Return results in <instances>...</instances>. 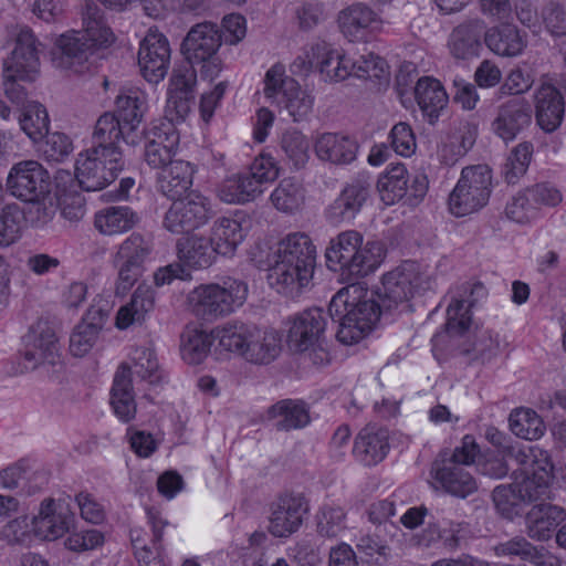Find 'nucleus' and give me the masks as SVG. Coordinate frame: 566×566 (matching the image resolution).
Segmentation results:
<instances>
[{"mask_svg":"<svg viewBox=\"0 0 566 566\" xmlns=\"http://www.w3.org/2000/svg\"><path fill=\"white\" fill-rule=\"evenodd\" d=\"M193 172L195 170L188 161L170 163L157 175V190L171 200L182 198L192 186Z\"/></svg>","mask_w":566,"mask_h":566,"instance_id":"obj_31","label":"nucleus"},{"mask_svg":"<svg viewBox=\"0 0 566 566\" xmlns=\"http://www.w3.org/2000/svg\"><path fill=\"white\" fill-rule=\"evenodd\" d=\"M41 43L32 30L22 28L15 40V46L3 61L2 77L8 80L33 81L40 69Z\"/></svg>","mask_w":566,"mask_h":566,"instance_id":"obj_14","label":"nucleus"},{"mask_svg":"<svg viewBox=\"0 0 566 566\" xmlns=\"http://www.w3.org/2000/svg\"><path fill=\"white\" fill-rule=\"evenodd\" d=\"M73 515L69 512L56 511L53 500L42 502L40 512L33 518V530L36 536L54 541L69 532Z\"/></svg>","mask_w":566,"mask_h":566,"instance_id":"obj_33","label":"nucleus"},{"mask_svg":"<svg viewBox=\"0 0 566 566\" xmlns=\"http://www.w3.org/2000/svg\"><path fill=\"white\" fill-rule=\"evenodd\" d=\"M565 107L560 92L552 84L541 85L535 93L536 123L545 133L555 132L562 124Z\"/></svg>","mask_w":566,"mask_h":566,"instance_id":"obj_27","label":"nucleus"},{"mask_svg":"<svg viewBox=\"0 0 566 566\" xmlns=\"http://www.w3.org/2000/svg\"><path fill=\"white\" fill-rule=\"evenodd\" d=\"M306 272L304 273L301 263L276 255V261L269 273V281L272 286L277 287L280 293L292 294L310 284L314 269L310 268Z\"/></svg>","mask_w":566,"mask_h":566,"instance_id":"obj_29","label":"nucleus"},{"mask_svg":"<svg viewBox=\"0 0 566 566\" xmlns=\"http://www.w3.org/2000/svg\"><path fill=\"white\" fill-rule=\"evenodd\" d=\"M57 353V339L54 329L45 321L31 326L24 336L23 368L34 370L39 365L54 363Z\"/></svg>","mask_w":566,"mask_h":566,"instance_id":"obj_21","label":"nucleus"},{"mask_svg":"<svg viewBox=\"0 0 566 566\" xmlns=\"http://www.w3.org/2000/svg\"><path fill=\"white\" fill-rule=\"evenodd\" d=\"M419 280L415 264L411 262H406L386 273L382 276L381 285L376 291L380 308L386 313L407 311L410 307L409 300L419 285Z\"/></svg>","mask_w":566,"mask_h":566,"instance_id":"obj_12","label":"nucleus"},{"mask_svg":"<svg viewBox=\"0 0 566 566\" xmlns=\"http://www.w3.org/2000/svg\"><path fill=\"white\" fill-rule=\"evenodd\" d=\"M510 429L518 438L525 440L539 439L545 431L542 418L532 409L520 408L511 412Z\"/></svg>","mask_w":566,"mask_h":566,"instance_id":"obj_51","label":"nucleus"},{"mask_svg":"<svg viewBox=\"0 0 566 566\" xmlns=\"http://www.w3.org/2000/svg\"><path fill=\"white\" fill-rule=\"evenodd\" d=\"M434 479L443 490L461 499H464L476 491L478 485L472 474L454 461H443L434 469Z\"/></svg>","mask_w":566,"mask_h":566,"instance_id":"obj_36","label":"nucleus"},{"mask_svg":"<svg viewBox=\"0 0 566 566\" xmlns=\"http://www.w3.org/2000/svg\"><path fill=\"white\" fill-rule=\"evenodd\" d=\"M270 200L280 212L292 214L304 206L305 188L295 178H284L272 191Z\"/></svg>","mask_w":566,"mask_h":566,"instance_id":"obj_49","label":"nucleus"},{"mask_svg":"<svg viewBox=\"0 0 566 566\" xmlns=\"http://www.w3.org/2000/svg\"><path fill=\"white\" fill-rule=\"evenodd\" d=\"M113 262L117 269V282L115 292L117 295H125L139 280L145 270V266L134 262L116 260V258H114Z\"/></svg>","mask_w":566,"mask_h":566,"instance_id":"obj_60","label":"nucleus"},{"mask_svg":"<svg viewBox=\"0 0 566 566\" xmlns=\"http://www.w3.org/2000/svg\"><path fill=\"white\" fill-rule=\"evenodd\" d=\"M541 14L545 28L552 35H566V6L551 1L543 7Z\"/></svg>","mask_w":566,"mask_h":566,"instance_id":"obj_61","label":"nucleus"},{"mask_svg":"<svg viewBox=\"0 0 566 566\" xmlns=\"http://www.w3.org/2000/svg\"><path fill=\"white\" fill-rule=\"evenodd\" d=\"M195 94L191 93H175L169 92L167 104H166V117L168 118L167 124L174 122H182L188 116L193 104Z\"/></svg>","mask_w":566,"mask_h":566,"instance_id":"obj_62","label":"nucleus"},{"mask_svg":"<svg viewBox=\"0 0 566 566\" xmlns=\"http://www.w3.org/2000/svg\"><path fill=\"white\" fill-rule=\"evenodd\" d=\"M358 145L347 136L335 133L321 135L315 143L319 159L336 165H346L355 160Z\"/></svg>","mask_w":566,"mask_h":566,"instance_id":"obj_37","label":"nucleus"},{"mask_svg":"<svg viewBox=\"0 0 566 566\" xmlns=\"http://www.w3.org/2000/svg\"><path fill=\"white\" fill-rule=\"evenodd\" d=\"M153 249L154 243L150 237L134 232L119 244L114 258L145 266Z\"/></svg>","mask_w":566,"mask_h":566,"instance_id":"obj_53","label":"nucleus"},{"mask_svg":"<svg viewBox=\"0 0 566 566\" xmlns=\"http://www.w3.org/2000/svg\"><path fill=\"white\" fill-rule=\"evenodd\" d=\"M313 54L322 57L317 64L319 72L329 81H343L350 75L357 77V61L332 49L326 43H318L313 49Z\"/></svg>","mask_w":566,"mask_h":566,"instance_id":"obj_34","label":"nucleus"},{"mask_svg":"<svg viewBox=\"0 0 566 566\" xmlns=\"http://www.w3.org/2000/svg\"><path fill=\"white\" fill-rule=\"evenodd\" d=\"M506 457L516 467L511 484L497 485L492 499L497 511L509 520L521 512V503L551 499L553 464L547 451L538 447L509 446Z\"/></svg>","mask_w":566,"mask_h":566,"instance_id":"obj_1","label":"nucleus"},{"mask_svg":"<svg viewBox=\"0 0 566 566\" xmlns=\"http://www.w3.org/2000/svg\"><path fill=\"white\" fill-rule=\"evenodd\" d=\"M7 187L15 198L35 202L49 192V174L35 160L20 161L11 168Z\"/></svg>","mask_w":566,"mask_h":566,"instance_id":"obj_15","label":"nucleus"},{"mask_svg":"<svg viewBox=\"0 0 566 566\" xmlns=\"http://www.w3.org/2000/svg\"><path fill=\"white\" fill-rule=\"evenodd\" d=\"M179 146V134L171 124L154 126L146 135L144 160L153 169H164L176 163L174 157Z\"/></svg>","mask_w":566,"mask_h":566,"instance_id":"obj_22","label":"nucleus"},{"mask_svg":"<svg viewBox=\"0 0 566 566\" xmlns=\"http://www.w3.org/2000/svg\"><path fill=\"white\" fill-rule=\"evenodd\" d=\"M245 282L227 277L221 283L200 284L187 295L188 310L196 317L214 322L230 315L247 301Z\"/></svg>","mask_w":566,"mask_h":566,"instance_id":"obj_6","label":"nucleus"},{"mask_svg":"<svg viewBox=\"0 0 566 566\" xmlns=\"http://www.w3.org/2000/svg\"><path fill=\"white\" fill-rule=\"evenodd\" d=\"M485 44L501 56H517L526 46V41L520 30L512 24L485 29Z\"/></svg>","mask_w":566,"mask_h":566,"instance_id":"obj_43","label":"nucleus"},{"mask_svg":"<svg viewBox=\"0 0 566 566\" xmlns=\"http://www.w3.org/2000/svg\"><path fill=\"white\" fill-rule=\"evenodd\" d=\"M471 534L469 523L443 518L441 522L428 523L417 535V542L427 548L440 543L447 552H455L467 543Z\"/></svg>","mask_w":566,"mask_h":566,"instance_id":"obj_23","label":"nucleus"},{"mask_svg":"<svg viewBox=\"0 0 566 566\" xmlns=\"http://www.w3.org/2000/svg\"><path fill=\"white\" fill-rule=\"evenodd\" d=\"M371 192L369 177L359 175L345 184L339 195L325 209L326 220L334 226L353 221L368 201Z\"/></svg>","mask_w":566,"mask_h":566,"instance_id":"obj_16","label":"nucleus"},{"mask_svg":"<svg viewBox=\"0 0 566 566\" xmlns=\"http://www.w3.org/2000/svg\"><path fill=\"white\" fill-rule=\"evenodd\" d=\"M317 532L322 536L335 537L346 528V512L337 505H324L316 515Z\"/></svg>","mask_w":566,"mask_h":566,"instance_id":"obj_57","label":"nucleus"},{"mask_svg":"<svg viewBox=\"0 0 566 566\" xmlns=\"http://www.w3.org/2000/svg\"><path fill=\"white\" fill-rule=\"evenodd\" d=\"M310 143L307 138L296 129L285 130L281 137V149L292 161L295 168L303 167L308 159Z\"/></svg>","mask_w":566,"mask_h":566,"instance_id":"obj_56","label":"nucleus"},{"mask_svg":"<svg viewBox=\"0 0 566 566\" xmlns=\"http://www.w3.org/2000/svg\"><path fill=\"white\" fill-rule=\"evenodd\" d=\"M453 338L457 354L464 357L470 364H486L500 353L499 334L488 328H475L473 334L470 328L458 335H449Z\"/></svg>","mask_w":566,"mask_h":566,"instance_id":"obj_20","label":"nucleus"},{"mask_svg":"<svg viewBox=\"0 0 566 566\" xmlns=\"http://www.w3.org/2000/svg\"><path fill=\"white\" fill-rule=\"evenodd\" d=\"M123 153L103 148H88L78 154L75 164V177L85 191H98L113 182L124 168Z\"/></svg>","mask_w":566,"mask_h":566,"instance_id":"obj_10","label":"nucleus"},{"mask_svg":"<svg viewBox=\"0 0 566 566\" xmlns=\"http://www.w3.org/2000/svg\"><path fill=\"white\" fill-rule=\"evenodd\" d=\"M113 41V32L105 24L102 10L94 3H86L83 29L69 31L56 39L53 63L60 69L82 73L93 52L107 48Z\"/></svg>","mask_w":566,"mask_h":566,"instance_id":"obj_2","label":"nucleus"},{"mask_svg":"<svg viewBox=\"0 0 566 566\" xmlns=\"http://www.w3.org/2000/svg\"><path fill=\"white\" fill-rule=\"evenodd\" d=\"M115 114L122 123L134 130L142 122L146 111V95L138 88L122 91L115 99Z\"/></svg>","mask_w":566,"mask_h":566,"instance_id":"obj_47","label":"nucleus"},{"mask_svg":"<svg viewBox=\"0 0 566 566\" xmlns=\"http://www.w3.org/2000/svg\"><path fill=\"white\" fill-rule=\"evenodd\" d=\"M221 44L222 34L218 24L205 21L189 29L181 43V52L189 63L201 65L203 77L212 80L221 71V60L217 55Z\"/></svg>","mask_w":566,"mask_h":566,"instance_id":"obj_7","label":"nucleus"},{"mask_svg":"<svg viewBox=\"0 0 566 566\" xmlns=\"http://www.w3.org/2000/svg\"><path fill=\"white\" fill-rule=\"evenodd\" d=\"M326 319L322 308L305 310L296 316L290 328V340L300 352H307L319 342L325 331Z\"/></svg>","mask_w":566,"mask_h":566,"instance_id":"obj_28","label":"nucleus"},{"mask_svg":"<svg viewBox=\"0 0 566 566\" xmlns=\"http://www.w3.org/2000/svg\"><path fill=\"white\" fill-rule=\"evenodd\" d=\"M261 193L262 188L248 172L227 178L218 189L219 199L226 203H245Z\"/></svg>","mask_w":566,"mask_h":566,"instance_id":"obj_46","label":"nucleus"},{"mask_svg":"<svg viewBox=\"0 0 566 566\" xmlns=\"http://www.w3.org/2000/svg\"><path fill=\"white\" fill-rule=\"evenodd\" d=\"M133 366L127 367L130 369V376L135 375L142 381L149 384L150 386L158 385L163 379L161 370L153 349L147 347H138L134 350Z\"/></svg>","mask_w":566,"mask_h":566,"instance_id":"obj_52","label":"nucleus"},{"mask_svg":"<svg viewBox=\"0 0 566 566\" xmlns=\"http://www.w3.org/2000/svg\"><path fill=\"white\" fill-rule=\"evenodd\" d=\"M505 213L509 219L517 223H527L538 214V208L533 199H530V190L518 192L507 202Z\"/></svg>","mask_w":566,"mask_h":566,"instance_id":"obj_58","label":"nucleus"},{"mask_svg":"<svg viewBox=\"0 0 566 566\" xmlns=\"http://www.w3.org/2000/svg\"><path fill=\"white\" fill-rule=\"evenodd\" d=\"M196 64L189 63L187 60L185 63L176 66L172 70L170 77L169 92L175 93H191L195 94V85L197 82V74L195 70Z\"/></svg>","mask_w":566,"mask_h":566,"instance_id":"obj_63","label":"nucleus"},{"mask_svg":"<svg viewBox=\"0 0 566 566\" xmlns=\"http://www.w3.org/2000/svg\"><path fill=\"white\" fill-rule=\"evenodd\" d=\"M566 520V511L551 503L534 504L525 515V531L530 538L548 541L556 527Z\"/></svg>","mask_w":566,"mask_h":566,"instance_id":"obj_25","label":"nucleus"},{"mask_svg":"<svg viewBox=\"0 0 566 566\" xmlns=\"http://www.w3.org/2000/svg\"><path fill=\"white\" fill-rule=\"evenodd\" d=\"M44 137L45 140L41 145L40 150L45 160L62 163L73 151V143L67 135L55 132Z\"/></svg>","mask_w":566,"mask_h":566,"instance_id":"obj_59","label":"nucleus"},{"mask_svg":"<svg viewBox=\"0 0 566 566\" xmlns=\"http://www.w3.org/2000/svg\"><path fill=\"white\" fill-rule=\"evenodd\" d=\"M126 129L127 127L115 113H104L96 120L91 148H98V150L103 148L105 153L111 150L122 153L118 142L126 138Z\"/></svg>","mask_w":566,"mask_h":566,"instance_id":"obj_42","label":"nucleus"},{"mask_svg":"<svg viewBox=\"0 0 566 566\" xmlns=\"http://www.w3.org/2000/svg\"><path fill=\"white\" fill-rule=\"evenodd\" d=\"M213 217L211 201L197 190L172 201L165 213L163 226L175 234H189L206 226Z\"/></svg>","mask_w":566,"mask_h":566,"instance_id":"obj_11","label":"nucleus"},{"mask_svg":"<svg viewBox=\"0 0 566 566\" xmlns=\"http://www.w3.org/2000/svg\"><path fill=\"white\" fill-rule=\"evenodd\" d=\"M328 313L334 322H338L337 339L344 345H353L363 339L386 312L378 300L373 295L368 297L363 287L352 283L333 296Z\"/></svg>","mask_w":566,"mask_h":566,"instance_id":"obj_3","label":"nucleus"},{"mask_svg":"<svg viewBox=\"0 0 566 566\" xmlns=\"http://www.w3.org/2000/svg\"><path fill=\"white\" fill-rule=\"evenodd\" d=\"M408 171L402 164L389 168L378 180V190L386 205H394L408 195Z\"/></svg>","mask_w":566,"mask_h":566,"instance_id":"obj_50","label":"nucleus"},{"mask_svg":"<svg viewBox=\"0 0 566 566\" xmlns=\"http://www.w3.org/2000/svg\"><path fill=\"white\" fill-rule=\"evenodd\" d=\"M388 451V431L377 426L363 428L355 439L353 449L356 459L367 467L381 462Z\"/></svg>","mask_w":566,"mask_h":566,"instance_id":"obj_30","label":"nucleus"},{"mask_svg":"<svg viewBox=\"0 0 566 566\" xmlns=\"http://www.w3.org/2000/svg\"><path fill=\"white\" fill-rule=\"evenodd\" d=\"M264 96L285 109L294 122H302L313 109L314 97L292 77L282 64H274L264 76Z\"/></svg>","mask_w":566,"mask_h":566,"instance_id":"obj_8","label":"nucleus"},{"mask_svg":"<svg viewBox=\"0 0 566 566\" xmlns=\"http://www.w3.org/2000/svg\"><path fill=\"white\" fill-rule=\"evenodd\" d=\"M386 256L380 241H367L356 230H346L332 238L325 250L326 265L340 271L347 281H356L376 271Z\"/></svg>","mask_w":566,"mask_h":566,"instance_id":"obj_4","label":"nucleus"},{"mask_svg":"<svg viewBox=\"0 0 566 566\" xmlns=\"http://www.w3.org/2000/svg\"><path fill=\"white\" fill-rule=\"evenodd\" d=\"M245 233L241 223L228 217L214 220L210 228V241L217 254L231 256L237 248L243 242Z\"/></svg>","mask_w":566,"mask_h":566,"instance_id":"obj_39","label":"nucleus"},{"mask_svg":"<svg viewBox=\"0 0 566 566\" xmlns=\"http://www.w3.org/2000/svg\"><path fill=\"white\" fill-rule=\"evenodd\" d=\"M24 213L17 205H7L0 211V245L14 243L22 233Z\"/></svg>","mask_w":566,"mask_h":566,"instance_id":"obj_55","label":"nucleus"},{"mask_svg":"<svg viewBox=\"0 0 566 566\" xmlns=\"http://www.w3.org/2000/svg\"><path fill=\"white\" fill-rule=\"evenodd\" d=\"M111 405L115 415L123 422H128L135 418L136 402L130 379V369L127 367V364H122L115 374L111 390Z\"/></svg>","mask_w":566,"mask_h":566,"instance_id":"obj_35","label":"nucleus"},{"mask_svg":"<svg viewBox=\"0 0 566 566\" xmlns=\"http://www.w3.org/2000/svg\"><path fill=\"white\" fill-rule=\"evenodd\" d=\"M176 248L179 261L195 270L209 268L218 255L210 239L200 234L180 238Z\"/></svg>","mask_w":566,"mask_h":566,"instance_id":"obj_32","label":"nucleus"},{"mask_svg":"<svg viewBox=\"0 0 566 566\" xmlns=\"http://www.w3.org/2000/svg\"><path fill=\"white\" fill-rule=\"evenodd\" d=\"M216 333L222 349L253 365H269L281 353V337L274 331H262L255 325L233 321Z\"/></svg>","mask_w":566,"mask_h":566,"instance_id":"obj_5","label":"nucleus"},{"mask_svg":"<svg viewBox=\"0 0 566 566\" xmlns=\"http://www.w3.org/2000/svg\"><path fill=\"white\" fill-rule=\"evenodd\" d=\"M137 222V214L126 206L107 207L96 212L94 218L96 230L104 235L126 232Z\"/></svg>","mask_w":566,"mask_h":566,"instance_id":"obj_45","label":"nucleus"},{"mask_svg":"<svg viewBox=\"0 0 566 566\" xmlns=\"http://www.w3.org/2000/svg\"><path fill=\"white\" fill-rule=\"evenodd\" d=\"M492 172L486 165L462 169L461 177L449 196V209L455 217H464L484 207L491 195Z\"/></svg>","mask_w":566,"mask_h":566,"instance_id":"obj_9","label":"nucleus"},{"mask_svg":"<svg viewBox=\"0 0 566 566\" xmlns=\"http://www.w3.org/2000/svg\"><path fill=\"white\" fill-rule=\"evenodd\" d=\"M21 129L33 142L42 139L49 134V115L46 109L39 103L29 104L19 117Z\"/></svg>","mask_w":566,"mask_h":566,"instance_id":"obj_54","label":"nucleus"},{"mask_svg":"<svg viewBox=\"0 0 566 566\" xmlns=\"http://www.w3.org/2000/svg\"><path fill=\"white\" fill-rule=\"evenodd\" d=\"M532 123V111L522 101L512 99L499 107L493 120L494 133L504 142L514 140Z\"/></svg>","mask_w":566,"mask_h":566,"instance_id":"obj_26","label":"nucleus"},{"mask_svg":"<svg viewBox=\"0 0 566 566\" xmlns=\"http://www.w3.org/2000/svg\"><path fill=\"white\" fill-rule=\"evenodd\" d=\"M340 33L350 42H367L382 27L380 14L364 2H354L337 13Z\"/></svg>","mask_w":566,"mask_h":566,"instance_id":"obj_17","label":"nucleus"},{"mask_svg":"<svg viewBox=\"0 0 566 566\" xmlns=\"http://www.w3.org/2000/svg\"><path fill=\"white\" fill-rule=\"evenodd\" d=\"M488 295L481 282H465L459 285L447 308L446 331L448 335H458L470 328L471 310Z\"/></svg>","mask_w":566,"mask_h":566,"instance_id":"obj_18","label":"nucleus"},{"mask_svg":"<svg viewBox=\"0 0 566 566\" xmlns=\"http://www.w3.org/2000/svg\"><path fill=\"white\" fill-rule=\"evenodd\" d=\"M413 91L420 109L429 123L433 124L448 104L444 87L438 80L424 76L417 81Z\"/></svg>","mask_w":566,"mask_h":566,"instance_id":"obj_38","label":"nucleus"},{"mask_svg":"<svg viewBox=\"0 0 566 566\" xmlns=\"http://www.w3.org/2000/svg\"><path fill=\"white\" fill-rule=\"evenodd\" d=\"M270 418H281L276 422L279 430L290 431L306 427L310 413L306 405L300 400L284 399L269 408Z\"/></svg>","mask_w":566,"mask_h":566,"instance_id":"obj_48","label":"nucleus"},{"mask_svg":"<svg viewBox=\"0 0 566 566\" xmlns=\"http://www.w3.org/2000/svg\"><path fill=\"white\" fill-rule=\"evenodd\" d=\"M310 511L307 499L301 493H282L269 507L268 532L276 538H287L303 525Z\"/></svg>","mask_w":566,"mask_h":566,"instance_id":"obj_13","label":"nucleus"},{"mask_svg":"<svg viewBox=\"0 0 566 566\" xmlns=\"http://www.w3.org/2000/svg\"><path fill=\"white\" fill-rule=\"evenodd\" d=\"M486 24L482 19L467 20L457 25L448 39V48L457 60H471L480 55L485 42Z\"/></svg>","mask_w":566,"mask_h":566,"instance_id":"obj_24","label":"nucleus"},{"mask_svg":"<svg viewBox=\"0 0 566 566\" xmlns=\"http://www.w3.org/2000/svg\"><path fill=\"white\" fill-rule=\"evenodd\" d=\"M214 328L211 333L187 326L181 334V356L190 365L201 364L210 354L211 346L217 337Z\"/></svg>","mask_w":566,"mask_h":566,"instance_id":"obj_41","label":"nucleus"},{"mask_svg":"<svg viewBox=\"0 0 566 566\" xmlns=\"http://www.w3.org/2000/svg\"><path fill=\"white\" fill-rule=\"evenodd\" d=\"M155 305L154 290L146 284H140L135 290L130 301L122 306L116 315V326L126 329L135 323H140L153 311Z\"/></svg>","mask_w":566,"mask_h":566,"instance_id":"obj_40","label":"nucleus"},{"mask_svg":"<svg viewBox=\"0 0 566 566\" xmlns=\"http://www.w3.org/2000/svg\"><path fill=\"white\" fill-rule=\"evenodd\" d=\"M98 333L86 324H78L70 337V350L76 357L86 355L95 345Z\"/></svg>","mask_w":566,"mask_h":566,"instance_id":"obj_64","label":"nucleus"},{"mask_svg":"<svg viewBox=\"0 0 566 566\" xmlns=\"http://www.w3.org/2000/svg\"><path fill=\"white\" fill-rule=\"evenodd\" d=\"M276 255L287 258L296 263H301L304 273L310 268L315 269L316 248L311 238L304 232H294L287 234L279 243Z\"/></svg>","mask_w":566,"mask_h":566,"instance_id":"obj_44","label":"nucleus"},{"mask_svg":"<svg viewBox=\"0 0 566 566\" xmlns=\"http://www.w3.org/2000/svg\"><path fill=\"white\" fill-rule=\"evenodd\" d=\"M170 64V46L167 38L158 31L149 30L140 42L138 65L144 78L153 84L164 80Z\"/></svg>","mask_w":566,"mask_h":566,"instance_id":"obj_19","label":"nucleus"}]
</instances>
